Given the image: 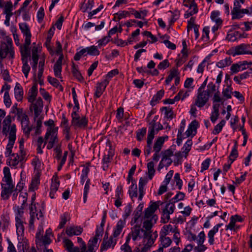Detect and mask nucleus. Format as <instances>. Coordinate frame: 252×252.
Listing matches in <instances>:
<instances>
[{
	"instance_id": "1",
	"label": "nucleus",
	"mask_w": 252,
	"mask_h": 252,
	"mask_svg": "<svg viewBox=\"0 0 252 252\" xmlns=\"http://www.w3.org/2000/svg\"><path fill=\"white\" fill-rule=\"evenodd\" d=\"M11 117L7 116L2 122V132L3 135H8V142L6 147L5 156L7 157L11 155L14 157L15 154H12V149L16 138V127L14 124H11Z\"/></svg>"
},
{
	"instance_id": "2",
	"label": "nucleus",
	"mask_w": 252,
	"mask_h": 252,
	"mask_svg": "<svg viewBox=\"0 0 252 252\" xmlns=\"http://www.w3.org/2000/svg\"><path fill=\"white\" fill-rule=\"evenodd\" d=\"M3 183L1 184V191L0 196L3 200H8L14 191L15 184L13 183L11 174H4Z\"/></svg>"
},
{
	"instance_id": "3",
	"label": "nucleus",
	"mask_w": 252,
	"mask_h": 252,
	"mask_svg": "<svg viewBox=\"0 0 252 252\" xmlns=\"http://www.w3.org/2000/svg\"><path fill=\"white\" fill-rule=\"evenodd\" d=\"M58 127H48L47 129V132L45 135V142L44 144L43 145V147L45 146V144L47 143V139H49L48 145L47 146V148L48 149H52L54 145L56 143L58 142Z\"/></svg>"
},
{
	"instance_id": "4",
	"label": "nucleus",
	"mask_w": 252,
	"mask_h": 252,
	"mask_svg": "<svg viewBox=\"0 0 252 252\" xmlns=\"http://www.w3.org/2000/svg\"><path fill=\"white\" fill-rule=\"evenodd\" d=\"M163 204V202L160 201H157L151 204L147 208L145 209L144 211L145 219H149L150 217H152L151 219L153 220L154 222L156 223L158 220V216L154 215V213L158 208L159 205Z\"/></svg>"
},
{
	"instance_id": "5",
	"label": "nucleus",
	"mask_w": 252,
	"mask_h": 252,
	"mask_svg": "<svg viewBox=\"0 0 252 252\" xmlns=\"http://www.w3.org/2000/svg\"><path fill=\"white\" fill-rule=\"evenodd\" d=\"M211 94L210 91L207 90L203 91H197L196 98L195 100L194 105L202 108L209 101Z\"/></svg>"
},
{
	"instance_id": "6",
	"label": "nucleus",
	"mask_w": 252,
	"mask_h": 252,
	"mask_svg": "<svg viewBox=\"0 0 252 252\" xmlns=\"http://www.w3.org/2000/svg\"><path fill=\"white\" fill-rule=\"evenodd\" d=\"M175 209V205L173 203H166L162 209L161 222L162 223H167L170 220V215L174 213Z\"/></svg>"
},
{
	"instance_id": "7",
	"label": "nucleus",
	"mask_w": 252,
	"mask_h": 252,
	"mask_svg": "<svg viewBox=\"0 0 252 252\" xmlns=\"http://www.w3.org/2000/svg\"><path fill=\"white\" fill-rule=\"evenodd\" d=\"M116 238L117 237L116 236H114L113 235L109 238L108 234L106 233L104 235L102 243L100 246V252L106 251L110 248L114 249L117 243V239Z\"/></svg>"
},
{
	"instance_id": "8",
	"label": "nucleus",
	"mask_w": 252,
	"mask_h": 252,
	"mask_svg": "<svg viewBox=\"0 0 252 252\" xmlns=\"http://www.w3.org/2000/svg\"><path fill=\"white\" fill-rule=\"evenodd\" d=\"M8 53L9 54V57L13 59L14 57V52L13 48L10 47L8 44H6L5 42H2L0 48V57L1 59H3L6 57Z\"/></svg>"
},
{
	"instance_id": "9",
	"label": "nucleus",
	"mask_w": 252,
	"mask_h": 252,
	"mask_svg": "<svg viewBox=\"0 0 252 252\" xmlns=\"http://www.w3.org/2000/svg\"><path fill=\"white\" fill-rule=\"evenodd\" d=\"M88 123V120L85 116L73 118L71 120V125L75 128H85L87 127Z\"/></svg>"
},
{
	"instance_id": "10",
	"label": "nucleus",
	"mask_w": 252,
	"mask_h": 252,
	"mask_svg": "<svg viewBox=\"0 0 252 252\" xmlns=\"http://www.w3.org/2000/svg\"><path fill=\"white\" fill-rule=\"evenodd\" d=\"M251 46L250 44H241L236 46L234 51L232 53L233 56L242 54H249L250 51L249 49Z\"/></svg>"
},
{
	"instance_id": "11",
	"label": "nucleus",
	"mask_w": 252,
	"mask_h": 252,
	"mask_svg": "<svg viewBox=\"0 0 252 252\" xmlns=\"http://www.w3.org/2000/svg\"><path fill=\"white\" fill-rule=\"evenodd\" d=\"M198 239L197 240L198 246L194 248V250L197 252H203L206 249L207 247L203 245L205 240V235L203 231L200 232L198 235Z\"/></svg>"
},
{
	"instance_id": "12",
	"label": "nucleus",
	"mask_w": 252,
	"mask_h": 252,
	"mask_svg": "<svg viewBox=\"0 0 252 252\" xmlns=\"http://www.w3.org/2000/svg\"><path fill=\"white\" fill-rule=\"evenodd\" d=\"M19 27L22 32L25 36V41L27 42V44L31 43L32 34L27 24L25 23L19 24Z\"/></svg>"
},
{
	"instance_id": "13",
	"label": "nucleus",
	"mask_w": 252,
	"mask_h": 252,
	"mask_svg": "<svg viewBox=\"0 0 252 252\" xmlns=\"http://www.w3.org/2000/svg\"><path fill=\"white\" fill-rule=\"evenodd\" d=\"M198 126V122L196 120H194L189 125L187 130L185 134L187 137L191 136H194L196 133V130Z\"/></svg>"
},
{
	"instance_id": "14",
	"label": "nucleus",
	"mask_w": 252,
	"mask_h": 252,
	"mask_svg": "<svg viewBox=\"0 0 252 252\" xmlns=\"http://www.w3.org/2000/svg\"><path fill=\"white\" fill-rule=\"evenodd\" d=\"M31 43L27 44V42L25 41V43L23 46H21L20 52L22 57V61L28 60V58L30 57L31 53L29 50V46Z\"/></svg>"
},
{
	"instance_id": "15",
	"label": "nucleus",
	"mask_w": 252,
	"mask_h": 252,
	"mask_svg": "<svg viewBox=\"0 0 252 252\" xmlns=\"http://www.w3.org/2000/svg\"><path fill=\"white\" fill-rule=\"evenodd\" d=\"M83 232V228L80 226H70L67 227L65 232L69 237L73 235H79Z\"/></svg>"
},
{
	"instance_id": "16",
	"label": "nucleus",
	"mask_w": 252,
	"mask_h": 252,
	"mask_svg": "<svg viewBox=\"0 0 252 252\" xmlns=\"http://www.w3.org/2000/svg\"><path fill=\"white\" fill-rule=\"evenodd\" d=\"M40 185V176L39 174H37L32 177L31 183L29 188V191L34 192L38 189Z\"/></svg>"
},
{
	"instance_id": "17",
	"label": "nucleus",
	"mask_w": 252,
	"mask_h": 252,
	"mask_svg": "<svg viewBox=\"0 0 252 252\" xmlns=\"http://www.w3.org/2000/svg\"><path fill=\"white\" fill-rule=\"evenodd\" d=\"M222 225V223H218L214 226L212 229L210 230L208 233V242L210 245L214 243V235L219 231V228Z\"/></svg>"
},
{
	"instance_id": "18",
	"label": "nucleus",
	"mask_w": 252,
	"mask_h": 252,
	"mask_svg": "<svg viewBox=\"0 0 252 252\" xmlns=\"http://www.w3.org/2000/svg\"><path fill=\"white\" fill-rule=\"evenodd\" d=\"M16 232L18 236H23L24 234L25 227L24 221L18 217H16Z\"/></svg>"
},
{
	"instance_id": "19",
	"label": "nucleus",
	"mask_w": 252,
	"mask_h": 252,
	"mask_svg": "<svg viewBox=\"0 0 252 252\" xmlns=\"http://www.w3.org/2000/svg\"><path fill=\"white\" fill-rule=\"evenodd\" d=\"M63 243L64 247L68 252H78V247H73V244L70 240L64 239Z\"/></svg>"
},
{
	"instance_id": "20",
	"label": "nucleus",
	"mask_w": 252,
	"mask_h": 252,
	"mask_svg": "<svg viewBox=\"0 0 252 252\" xmlns=\"http://www.w3.org/2000/svg\"><path fill=\"white\" fill-rule=\"evenodd\" d=\"M14 94L16 100L18 101H21L23 98L24 92L23 88L21 85L17 83L14 88Z\"/></svg>"
},
{
	"instance_id": "21",
	"label": "nucleus",
	"mask_w": 252,
	"mask_h": 252,
	"mask_svg": "<svg viewBox=\"0 0 252 252\" xmlns=\"http://www.w3.org/2000/svg\"><path fill=\"white\" fill-rule=\"evenodd\" d=\"M126 224V220H120L114 229L113 235L117 237L121 233L123 228L124 227Z\"/></svg>"
},
{
	"instance_id": "22",
	"label": "nucleus",
	"mask_w": 252,
	"mask_h": 252,
	"mask_svg": "<svg viewBox=\"0 0 252 252\" xmlns=\"http://www.w3.org/2000/svg\"><path fill=\"white\" fill-rule=\"evenodd\" d=\"M55 31V27L54 26L51 27V28L49 29L48 31V34L46 38V40L45 42V45L48 48V50L50 52V53H53V50L52 49L51 47L50 46V44L51 41V39L52 36L54 35V32Z\"/></svg>"
},
{
	"instance_id": "23",
	"label": "nucleus",
	"mask_w": 252,
	"mask_h": 252,
	"mask_svg": "<svg viewBox=\"0 0 252 252\" xmlns=\"http://www.w3.org/2000/svg\"><path fill=\"white\" fill-rule=\"evenodd\" d=\"M37 88L36 85H34L30 89L28 92V100L29 102L32 103L37 95Z\"/></svg>"
},
{
	"instance_id": "24",
	"label": "nucleus",
	"mask_w": 252,
	"mask_h": 252,
	"mask_svg": "<svg viewBox=\"0 0 252 252\" xmlns=\"http://www.w3.org/2000/svg\"><path fill=\"white\" fill-rule=\"evenodd\" d=\"M37 209L36 207V204L34 203H31L30 206V214L33 213V215H35L36 216V218L38 220H39L40 218H43L44 215L41 209H40L39 212L37 213Z\"/></svg>"
},
{
	"instance_id": "25",
	"label": "nucleus",
	"mask_w": 252,
	"mask_h": 252,
	"mask_svg": "<svg viewBox=\"0 0 252 252\" xmlns=\"http://www.w3.org/2000/svg\"><path fill=\"white\" fill-rule=\"evenodd\" d=\"M164 91L163 90H161L158 91L157 94L154 95L152 100H151L150 104L152 106H154L156 104L157 102L161 99L164 95Z\"/></svg>"
},
{
	"instance_id": "26",
	"label": "nucleus",
	"mask_w": 252,
	"mask_h": 252,
	"mask_svg": "<svg viewBox=\"0 0 252 252\" xmlns=\"http://www.w3.org/2000/svg\"><path fill=\"white\" fill-rule=\"evenodd\" d=\"M141 229L140 226L139 225H135L134 226L131 228V231L129 234H131L132 240L134 241L137 240L138 237L139 236Z\"/></svg>"
},
{
	"instance_id": "27",
	"label": "nucleus",
	"mask_w": 252,
	"mask_h": 252,
	"mask_svg": "<svg viewBox=\"0 0 252 252\" xmlns=\"http://www.w3.org/2000/svg\"><path fill=\"white\" fill-rule=\"evenodd\" d=\"M164 142V138L163 137H159L154 145V151L155 152H159L162 148V145Z\"/></svg>"
},
{
	"instance_id": "28",
	"label": "nucleus",
	"mask_w": 252,
	"mask_h": 252,
	"mask_svg": "<svg viewBox=\"0 0 252 252\" xmlns=\"http://www.w3.org/2000/svg\"><path fill=\"white\" fill-rule=\"evenodd\" d=\"M22 125V128L24 133L28 137L29 136L31 131L32 130V126H29L30 121L29 120L21 123Z\"/></svg>"
},
{
	"instance_id": "29",
	"label": "nucleus",
	"mask_w": 252,
	"mask_h": 252,
	"mask_svg": "<svg viewBox=\"0 0 252 252\" xmlns=\"http://www.w3.org/2000/svg\"><path fill=\"white\" fill-rule=\"evenodd\" d=\"M160 110L164 111V116L166 118L172 120L175 117L172 108L169 107H163L160 109Z\"/></svg>"
},
{
	"instance_id": "30",
	"label": "nucleus",
	"mask_w": 252,
	"mask_h": 252,
	"mask_svg": "<svg viewBox=\"0 0 252 252\" xmlns=\"http://www.w3.org/2000/svg\"><path fill=\"white\" fill-rule=\"evenodd\" d=\"M32 164L34 166V171L36 173H40L41 172V163L39 159L35 157L32 160Z\"/></svg>"
},
{
	"instance_id": "31",
	"label": "nucleus",
	"mask_w": 252,
	"mask_h": 252,
	"mask_svg": "<svg viewBox=\"0 0 252 252\" xmlns=\"http://www.w3.org/2000/svg\"><path fill=\"white\" fill-rule=\"evenodd\" d=\"M238 155L237 142L235 141L234 145L229 157V159L231 160V163H232L235 160V159L237 158Z\"/></svg>"
},
{
	"instance_id": "32",
	"label": "nucleus",
	"mask_w": 252,
	"mask_h": 252,
	"mask_svg": "<svg viewBox=\"0 0 252 252\" xmlns=\"http://www.w3.org/2000/svg\"><path fill=\"white\" fill-rule=\"evenodd\" d=\"M232 63L230 57L226 58L224 60L220 61L217 63L216 65L219 68H223L225 66H229Z\"/></svg>"
},
{
	"instance_id": "33",
	"label": "nucleus",
	"mask_w": 252,
	"mask_h": 252,
	"mask_svg": "<svg viewBox=\"0 0 252 252\" xmlns=\"http://www.w3.org/2000/svg\"><path fill=\"white\" fill-rule=\"evenodd\" d=\"M156 122L157 121H156L155 120H153L149 123L148 136L155 137Z\"/></svg>"
},
{
	"instance_id": "34",
	"label": "nucleus",
	"mask_w": 252,
	"mask_h": 252,
	"mask_svg": "<svg viewBox=\"0 0 252 252\" xmlns=\"http://www.w3.org/2000/svg\"><path fill=\"white\" fill-rule=\"evenodd\" d=\"M154 138V137L147 136V146L144 149V153L145 155H149L151 153Z\"/></svg>"
},
{
	"instance_id": "35",
	"label": "nucleus",
	"mask_w": 252,
	"mask_h": 252,
	"mask_svg": "<svg viewBox=\"0 0 252 252\" xmlns=\"http://www.w3.org/2000/svg\"><path fill=\"white\" fill-rule=\"evenodd\" d=\"M72 72L73 76L75 77L79 82L83 81V77L78 69L75 67V64L73 62H72Z\"/></svg>"
},
{
	"instance_id": "36",
	"label": "nucleus",
	"mask_w": 252,
	"mask_h": 252,
	"mask_svg": "<svg viewBox=\"0 0 252 252\" xmlns=\"http://www.w3.org/2000/svg\"><path fill=\"white\" fill-rule=\"evenodd\" d=\"M61 218V221L60 222V224L58 227V228L61 229L63 227H64L65 224H66V222L69 220L68 214L67 213L65 212L63 213V215H62L60 217Z\"/></svg>"
},
{
	"instance_id": "37",
	"label": "nucleus",
	"mask_w": 252,
	"mask_h": 252,
	"mask_svg": "<svg viewBox=\"0 0 252 252\" xmlns=\"http://www.w3.org/2000/svg\"><path fill=\"white\" fill-rule=\"evenodd\" d=\"M179 72L178 71L177 69H173L171 70L170 72V73L168 77L166 78L165 80V83L166 85L169 84L171 81L172 80L173 78L175 77L178 75Z\"/></svg>"
},
{
	"instance_id": "38",
	"label": "nucleus",
	"mask_w": 252,
	"mask_h": 252,
	"mask_svg": "<svg viewBox=\"0 0 252 252\" xmlns=\"http://www.w3.org/2000/svg\"><path fill=\"white\" fill-rule=\"evenodd\" d=\"M220 15V12L217 11H213L211 13V19L216 22L217 25H220L222 23L221 19L219 17Z\"/></svg>"
},
{
	"instance_id": "39",
	"label": "nucleus",
	"mask_w": 252,
	"mask_h": 252,
	"mask_svg": "<svg viewBox=\"0 0 252 252\" xmlns=\"http://www.w3.org/2000/svg\"><path fill=\"white\" fill-rule=\"evenodd\" d=\"M128 192L130 197L131 199L133 197H136L137 196V188L136 184L132 183L131 185L130 186L128 190Z\"/></svg>"
},
{
	"instance_id": "40",
	"label": "nucleus",
	"mask_w": 252,
	"mask_h": 252,
	"mask_svg": "<svg viewBox=\"0 0 252 252\" xmlns=\"http://www.w3.org/2000/svg\"><path fill=\"white\" fill-rule=\"evenodd\" d=\"M85 49L87 54L91 56H98L99 55V51L97 49V47L94 45L87 47Z\"/></svg>"
},
{
	"instance_id": "41",
	"label": "nucleus",
	"mask_w": 252,
	"mask_h": 252,
	"mask_svg": "<svg viewBox=\"0 0 252 252\" xmlns=\"http://www.w3.org/2000/svg\"><path fill=\"white\" fill-rule=\"evenodd\" d=\"M242 66H243V64H240L239 63L233 64L230 67L231 74L236 73L240 71L246 69V67H242L241 68Z\"/></svg>"
},
{
	"instance_id": "42",
	"label": "nucleus",
	"mask_w": 252,
	"mask_h": 252,
	"mask_svg": "<svg viewBox=\"0 0 252 252\" xmlns=\"http://www.w3.org/2000/svg\"><path fill=\"white\" fill-rule=\"evenodd\" d=\"M108 144L110 147L109 151H108V153L107 155H105L104 156L103 159H102V162H106L110 163L111 161V160L112 159V157L113 156V154L111 150V146L110 142H108Z\"/></svg>"
},
{
	"instance_id": "43",
	"label": "nucleus",
	"mask_w": 252,
	"mask_h": 252,
	"mask_svg": "<svg viewBox=\"0 0 252 252\" xmlns=\"http://www.w3.org/2000/svg\"><path fill=\"white\" fill-rule=\"evenodd\" d=\"M97 239L96 238H93L92 240H90L88 243V251L86 252H95L94 248L97 243Z\"/></svg>"
},
{
	"instance_id": "44",
	"label": "nucleus",
	"mask_w": 252,
	"mask_h": 252,
	"mask_svg": "<svg viewBox=\"0 0 252 252\" xmlns=\"http://www.w3.org/2000/svg\"><path fill=\"white\" fill-rule=\"evenodd\" d=\"M12 3L11 1H7L4 7V14L6 15L12 16L13 13H12Z\"/></svg>"
},
{
	"instance_id": "45",
	"label": "nucleus",
	"mask_w": 252,
	"mask_h": 252,
	"mask_svg": "<svg viewBox=\"0 0 252 252\" xmlns=\"http://www.w3.org/2000/svg\"><path fill=\"white\" fill-rule=\"evenodd\" d=\"M60 186V181L59 178L57 174L53 176L52 179L51 185L50 186L51 189H57L58 190Z\"/></svg>"
},
{
	"instance_id": "46",
	"label": "nucleus",
	"mask_w": 252,
	"mask_h": 252,
	"mask_svg": "<svg viewBox=\"0 0 252 252\" xmlns=\"http://www.w3.org/2000/svg\"><path fill=\"white\" fill-rule=\"evenodd\" d=\"M62 64L55 63L54 65V72L55 76L58 78H61Z\"/></svg>"
},
{
	"instance_id": "47",
	"label": "nucleus",
	"mask_w": 252,
	"mask_h": 252,
	"mask_svg": "<svg viewBox=\"0 0 252 252\" xmlns=\"http://www.w3.org/2000/svg\"><path fill=\"white\" fill-rule=\"evenodd\" d=\"M160 240L161 242L162 247L161 248H167L169 247L171 244L172 241L169 237H163L161 235L160 237Z\"/></svg>"
},
{
	"instance_id": "48",
	"label": "nucleus",
	"mask_w": 252,
	"mask_h": 252,
	"mask_svg": "<svg viewBox=\"0 0 252 252\" xmlns=\"http://www.w3.org/2000/svg\"><path fill=\"white\" fill-rule=\"evenodd\" d=\"M243 220L244 219L239 215H235L231 216L230 219L229 226L232 227L234 225V223H236L237 221L242 222Z\"/></svg>"
},
{
	"instance_id": "49",
	"label": "nucleus",
	"mask_w": 252,
	"mask_h": 252,
	"mask_svg": "<svg viewBox=\"0 0 252 252\" xmlns=\"http://www.w3.org/2000/svg\"><path fill=\"white\" fill-rule=\"evenodd\" d=\"M23 66H22V72L25 75V76L27 78L29 72L31 69V67L28 64V60L22 61Z\"/></svg>"
},
{
	"instance_id": "50",
	"label": "nucleus",
	"mask_w": 252,
	"mask_h": 252,
	"mask_svg": "<svg viewBox=\"0 0 252 252\" xmlns=\"http://www.w3.org/2000/svg\"><path fill=\"white\" fill-rule=\"evenodd\" d=\"M225 124V121L224 120H222L219 124L217 125L213 131V133L214 134H219L222 130L223 126Z\"/></svg>"
},
{
	"instance_id": "51",
	"label": "nucleus",
	"mask_w": 252,
	"mask_h": 252,
	"mask_svg": "<svg viewBox=\"0 0 252 252\" xmlns=\"http://www.w3.org/2000/svg\"><path fill=\"white\" fill-rule=\"evenodd\" d=\"M93 5V0H89L87 4H85L84 2L82 3L81 9L83 12H86L88 9H91Z\"/></svg>"
},
{
	"instance_id": "52",
	"label": "nucleus",
	"mask_w": 252,
	"mask_h": 252,
	"mask_svg": "<svg viewBox=\"0 0 252 252\" xmlns=\"http://www.w3.org/2000/svg\"><path fill=\"white\" fill-rule=\"evenodd\" d=\"M185 196V194L184 193L179 191L173 198L170 200L169 202L174 204L175 202L183 200Z\"/></svg>"
},
{
	"instance_id": "53",
	"label": "nucleus",
	"mask_w": 252,
	"mask_h": 252,
	"mask_svg": "<svg viewBox=\"0 0 252 252\" xmlns=\"http://www.w3.org/2000/svg\"><path fill=\"white\" fill-rule=\"evenodd\" d=\"M146 128L143 127L136 131V138L138 141H141L143 139L144 136L146 133Z\"/></svg>"
},
{
	"instance_id": "54",
	"label": "nucleus",
	"mask_w": 252,
	"mask_h": 252,
	"mask_svg": "<svg viewBox=\"0 0 252 252\" xmlns=\"http://www.w3.org/2000/svg\"><path fill=\"white\" fill-rule=\"evenodd\" d=\"M105 89L104 88H103L101 86L98 85V84L97 83L94 96L96 98H99L103 94V92L105 91Z\"/></svg>"
},
{
	"instance_id": "55",
	"label": "nucleus",
	"mask_w": 252,
	"mask_h": 252,
	"mask_svg": "<svg viewBox=\"0 0 252 252\" xmlns=\"http://www.w3.org/2000/svg\"><path fill=\"white\" fill-rule=\"evenodd\" d=\"M123 187L121 185L118 186L116 189V195L115 197L116 198L119 199H123Z\"/></svg>"
},
{
	"instance_id": "56",
	"label": "nucleus",
	"mask_w": 252,
	"mask_h": 252,
	"mask_svg": "<svg viewBox=\"0 0 252 252\" xmlns=\"http://www.w3.org/2000/svg\"><path fill=\"white\" fill-rule=\"evenodd\" d=\"M4 103L6 107H9L11 104V100L10 97L9 92L5 91L4 94Z\"/></svg>"
},
{
	"instance_id": "57",
	"label": "nucleus",
	"mask_w": 252,
	"mask_h": 252,
	"mask_svg": "<svg viewBox=\"0 0 252 252\" xmlns=\"http://www.w3.org/2000/svg\"><path fill=\"white\" fill-rule=\"evenodd\" d=\"M231 15H232V19H240L243 16L242 12H241V9L237 10L236 11H234V10H232L231 11Z\"/></svg>"
},
{
	"instance_id": "58",
	"label": "nucleus",
	"mask_w": 252,
	"mask_h": 252,
	"mask_svg": "<svg viewBox=\"0 0 252 252\" xmlns=\"http://www.w3.org/2000/svg\"><path fill=\"white\" fill-rule=\"evenodd\" d=\"M141 212H138L136 210L134 211V216L130 221L131 225H133L134 223H136L138 221L139 219L140 218L141 216Z\"/></svg>"
},
{
	"instance_id": "59",
	"label": "nucleus",
	"mask_w": 252,
	"mask_h": 252,
	"mask_svg": "<svg viewBox=\"0 0 252 252\" xmlns=\"http://www.w3.org/2000/svg\"><path fill=\"white\" fill-rule=\"evenodd\" d=\"M209 28L208 27H205L203 29V34L202 36V40L207 41L209 40Z\"/></svg>"
},
{
	"instance_id": "60",
	"label": "nucleus",
	"mask_w": 252,
	"mask_h": 252,
	"mask_svg": "<svg viewBox=\"0 0 252 252\" xmlns=\"http://www.w3.org/2000/svg\"><path fill=\"white\" fill-rule=\"evenodd\" d=\"M44 16L45 13L44 8L43 7H41L39 8L37 13V20L39 23H41L43 21Z\"/></svg>"
},
{
	"instance_id": "61",
	"label": "nucleus",
	"mask_w": 252,
	"mask_h": 252,
	"mask_svg": "<svg viewBox=\"0 0 252 252\" xmlns=\"http://www.w3.org/2000/svg\"><path fill=\"white\" fill-rule=\"evenodd\" d=\"M131 212H132V207H131V205L129 204L125 207V213L123 216V217L124 218L123 220H126V219L130 216Z\"/></svg>"
},
{
	"instance_id": "62",
	"label": "nucleus",
	"mask_w": 252,
	"mask_h": 252,
	"mask_svg": "<svg viewBox=\"0 0 252 252\" xmlns=\"http://www.w3.org/2000/svg\"><path fill=\"white\" fill-rule=\"evenodd\" d=\"M86 49L85 48H83L80 51L77 52L74 55V60L75 61H79L82 56H86Z\"/></svg>"
},
{
	"instance_id": "63",
	"label": "nucleus",
	"mask_w": 252,
	"mask_h": 252,
	"mask_svg": "<svg viewBox=\"0 0 252 252\" xmlns=\"http://www.w3.org/2000/svg\"><path fill=\"white\" fill-rule=\"evenodd\" d=\"M153 220L150 219V220H147L143 222V227L145 228V230L151 231V228L153 227Z\"/></svg>"
},
{
	"instance_id": "64",
	"label": "nucleus",
	"mask_w": 252,
	"mask_h": 252,
	"mask_svg": "<svg viewBox=\"0 0 252 252\" xmlns=\"http://www.w3.org/2000/svg\"><path fill=\"white\" fill-rule=\"evenodd\" d=\"M110 41V38L108 36H104L102 39L98 41V46L100 47L102 46L106 45Z\"/></svg>"
}]
</instances>
